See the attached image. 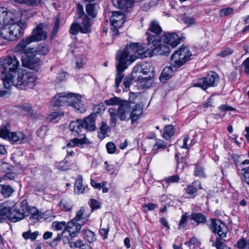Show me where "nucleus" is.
I'll list each match as a JSON object with an SVG mask.
<instances>
[{
	"mask_svg": "<svg viewBox=\"0 0 249 249\" xmlns=\"http://www.w3.org/2000/svg\"><path fill=\"white\" fill-rule=\"evenodd\" d=\"M0 70L2 74H5L12 85L18 89H32L36 85V76L20 67L19 63H0Z\"/></svg>",
	"mask_w": 249,
	"mask_h": 249,
	"instance_id": "nucleus-1",
	"label": "nucleus"
},
{
	"mask_svg": "<svg viewBox=\"0 0 249 249\" xmlns=\"http://www.w3.org/2000/svg\"><path fill=\"white\" fill-rule=\"evenodd\" d=\"M25 50L22 51H17L20 53V54H12L2 57L0 62H19V58H20L21 62L23 63L39 62L40 60L37 55H46L49 51L48 47L46 46H40L37 49L26 47Z\"/></svg>",
	"mask_w": 249,
	"mask_h": 249,
	"instance_id": "nucleus-2",
	"label": "nucleus"
},
{
	"mask_svg": "<svg viewBox=\"0 0 249 249\" xmlns=\"http://www.w3.org/2000/svg\"><path fill=\"white\" fill-rule=\"evenodd\" d=\"M149 55L150 53L145 50V45L133 43L127 44L123 50L118 51L116 58L119 62H133L137 59H142Z\"/></svg>",
	"mask_w": 249,
	"mask_h": 249,
	"instance_id": "nucleus-3",
	"label": "nucleus"
},
{
	"mask_svg": "<svg viewBox=\"0 0 249 249\" xmlns=\"http://www.w3.org/2000/svg\"><path fill=\"white\" fill-rule=\"evenodd\" d=\"M49 26L45 23H39L36 28L33 30L32 35L25 38H23L18 44L16 47L17 51L25 50V48L33 42H39L45 40L48 37Z\"/></svg>",
	"mask_w": 249,
	"mask_h": 249,
	"instance_id": "nucleus-4",
	"label": "nucleus"
},
{
	"mask_svg": "<svg viewBox=\"0 0 249 249\" xmlns=\"http://www.w3.org/2000/svg\"><path fill=\"white\" fill-rule=\"evenodd\" d=\"M210 229L213 233L218 235L215 242L213 238L211 237L210 241L213 242L212 246L217 249H231L226 245V240L224 239L228 232V228L226 224L220 220L212 219Z\"/></svg>",
	"mask_w": 249,
	"mask_h": 249,
	"instance_id": "nucleus-5",
	"label": "nucleus"
},
{
	"mask_svg": "<svg viewBox=\"0 0 249 249\" xmlns=\"http://www.w3.org/2000/svg\"><path fill=\"white\" fill-rule=\"evenodd\" d=\"M147 40L148 42L145 50L150 52V55L148 56H152L154 54L167 55L170 52L169 48L164 45H161V38L159 36L152 35L147 32Z\"/></svg>",
	"mask_w": 249,
	"mask_h": 249,
	"instance_id": "nucleus-6",
	"label": "nucleus"
},
{
	"mask_svg": "<svg viewBox=\"0 0 249 249\" xmlns=\"http://www.w3.org/2000/svg\"><path fill=\"white\" fill-rule=\"evenodd\" d=\"M218 79L217 73L212 71L206 77L200 79L197 83L194 84V86L200 87L205 90L209 87L215 86L218 82Z\"/></svg>",
	"mask_w": 249,
	"mask_h": 249,
	"instance_id": "nucleus-7",
	"label": "nucleus"
},
{
	"mask_svg": "<svg viewBox=\"0 0 249 249\" xmlns=\"http://www.w3.org/2000/svg\"><path fill=\"white\" fill-rule=\"evenodd\" d=\"M29 211V208L28 202L26 200H23L19 204V208H16L12 209L11 214V222H16L24 218L26 213Z\"/></svg>",
	"mask_w": 249,
	"mask_h": 249,
	"instance_id": "nucleus-8",
	"label": "nucleus"
},
{
	"mask_svg": "<svg viewBox=\"0 0 249 249\" xmlns=\"http://www.w3.org/2000/svg\"><path fill=\"white\" fill-rule=\"evenodd\" d=\"M192 56L188 49L182 46L174 52L171 55V59L174 62H186L191 60Z\"/></svg>",
	"mask_w": 249,
	"mask_h": 249,
	"instance_id": "nucleus-9",
	"label": "nucleus"
},
{
	"mask_svg": "<svg viewBox=\"0 0 249 249\" xmlns=\"http://www.w3.org/2000/svg\"><path fill=\"white\" fill-rule=\"evenodd\" d=\"M154 68L150 63H139L134 68L132 71V77L134 79H139L141 73L145 75L149 74L153 75Z\"/></svg>",
	"mask_w": 249,
	"mask_h": 249,
	"instance_id": "nucleus-10",
	"label": "nucleus"
},
{
	"mask_svg": "<svg viewBox=\"0 0 249 249\" xmlns=\"http://www.w3.org/2000/svg\"><path fill=\"white\" fill-rule=\"evenodd\" d=\"M74 94L59 93L55 95L52 100V104L54 107L70 105Z\"/></svg>",
	"mask_w": 249,
	"mask_h": 249,
	"instance_id": "nucleus-11",
	"label": "nucleus"
},
{
	"mask_svg": "<svg viewBox=\"0 0 249 249\" xmlns=\"http://www.w3.org/2000/svg\"><path fill=\"white\" fill-rule=\"evenodd\" d=\"M131 104L127 101L121 104L117 109L118 116L122 121L127 122L131 120Z\"/></svg>",
	"mask_w": 249,
	"mask_h": 249,
	"instance_id": "nucleus-12",
	"label": "nucleus"
},
{
	"mask_svg": "<svg viewBox=\"0 0 249 249\" xmlns=\"http://www.w3.org/2000/svg\"><path fill=\"white\" fill-rule=\"evenodd\" d=\"M183 63H174L164 68L160 77V79L161 82L165 83L166 81L170 79L173 75L175 71H177V69L182 66Z\"/></svg>",
	"mask_w": 249,
	"mask_h": 249,
	"instance_id": "nucleus-13",
	"label": "nucleus"
},
{
	"mask_svg": "<svg viewBox=\"0 0 249 249\" xmlns=\"http://www.w3.org/2000/svg\"><path fill=\"white\" fill-rule=\"evenodd\" d=\"M18 20L16 17L10 22L8 24L9 25L11 33H12V40H15L18 38L21 37L24 34V29L18 24Z\"/></svg>",
	"mask_w": 249,
	"mask_h": 249,
	"instance_id": "nucleus-14",
	"label": "nucleus"
},
{
	"mask_svg": "<svg viewBox=\"0 0 249 249\" xmlns=\"http://www.w3.org/2000/svg\"><path fill=\"white\" fill-rule=\"evenodd\" d=\"M81 229V223H78L75 219H72L71 221L66 223V228L64 229L63 233L68 232L71 237H74L79 233Z\"/></svg>",
	"mask_w": 249,
	"mask_h": 249,
	"instance_id": "nucleus-15",
	"label": "nucleus"
},
{
	"mask_svg": "<svg viewBox=\"0 0 249 249\" xmlns=\"http://www.w3.org/2000/svg\"><path fill=\"white\" fill-rule=\"evenodd\" d=\"M163 42L175 48L180 43L181 39L175 33H166L162 36Z\"/></svg>",
	"mask_w": 249,
	"mask_h": 249,
	"instance_id": "nucleus-16",
	"label": "nucleus"
},
{
	"mask_svg": "<svg viewBox=\"0 0 249 249\" xmlns=\"http://www.w3.org/2000/svg\"><path fill=\"white\" fill-rule=\"evenodd\" d=\"M111 25L115 28H121L125 21V16L121 12H113L110 18Z\"/></svg>",
	"mask_w": 249,
	"mask_h": 249,
	"instance_id": "nucleus-17",
	"label": "nucleus"
},
{
	"mask_svg": "<svg viewBox=\"0 0 249 249\" xmlns=\"http://www.w3.org/2000/svg\"><path fill=\"white\" fill-rule=\"evenodd\" d=\"M96 117L95 113H91L84 120H81L83 128L89 131H94L96 129L95 122Z\"/></svg>",
	"mask_w": 249,
	"mask_h": 249,
	"instance_id": "nucleus-18",
	"label": "nucleus"
},
{
	"mask_svg": "<svg viewBox=\"0 0 249 249\" xmlns=\"http://www.w3.org/2000/svg\"><path fill=\"white\" fill-rule=\"evenodd\" d=\"M16 17L15 15L11 12H8L5 7H0V21L1 24H7L10 21Z\"/></svg>",
	"mask_w": 249,
	"mask_h": 249,
	"instance_id": "nucleus-19",
	"label": "nucleus"
},
{
	"mask_svg": "<svg viewBox=\"0 0 249 249\" xmlns=\"http://www.w3.org/2000/svg\"><path fill=\"white\" fill-rule=\"evenodd\" d=\"M81 98L80 95L74 94L72 97L73 100L70 106L73 107L77 112L83 113L86 111V107L84 105L81 103Z\"/></svg>",
	"mask_w": 249,
	"mask_h": 249,
	"instance_id": "nucleus-20",
	"label": "nucleus"
},
{
	"mask_svg": "<svg viewBox=\"0 0 249 249\" xmlns=\"http://www.w3.org/2000/svg\"><path fill=\"white\" fill-rule=\"evenodd\" d=\"M135 0H112L113 5L124 11L131 7Z\"/></svg>",
	"mask_w": 249,
	"mask_h": 249,
	"instance_id": "nucleus-21",
	"label": "nucleus"
},
{
	"mask_svg": "<svg viewBox=\"0 0 249 249\" xmlns=\"http://www.w3.org/2000/svg\"><path fill=\"white\" fill-rule=\"evenodd\" d=\"M126 63H118L116 68L117 72L116 75L115 87L118 88L120 83L122 82V79L124 77L123 73V71L127 68Z\"/></svg>",
	"mask_w": 249,
	"mask_h": 249,
	"instance_id": "nucleus-22",
	"label": "nucleus"
},
{
	"mask_svg": "<svg viewBox=\"0 0 249 249\" xmlns=\"http://www.w3.org/2000/svg\"><path fill=\"white\" fill-rule=\"evenodd\" d=\"M1 79L3 81L4 89H0V98L5 97L7 95H9L11 87L13 86L5 74L2 73Z\"/></svg>",
	"mask_w": 249,
	"mask_h": 249,
	"instance_id": "nucleus-23",
	"label": "nucleus"
},
{
	"mask_svg": "<svg viewBox=\"0 0 249 249\" xmlns=\"http://www.w3.org/2000/svg\"><path fill=\"white\" fill-rule=\"evenodd\" d=\"M241 165L243 166L241 171V179L249 185V160H244Z\"/></svg>",
	"mask_w": 249,
	"mask_h": 249,
	"instance_id": "nucleus-24",
	"label": "nucleus"
},
{
	"mask_svg": "<svg viewBox=\"0 0 249 249\" xmlns=\"http://www.w3.org/2000/svg\"><path fill=\"white\" fill-rule=\"evenodd\" d=\"M8 140L13 142L21 143L27 142V138L22 132L18 131L11 132Z\"/></svg>",
	"mask_w": 249,
	"mask_h": 249,
	"instance_id": "nucleus-25",
	"label": "nucleus"
},
{
	"mask_svg": "<svg viewBox=\"0 0 249 249\" xmlns=\"http://www.w3.org/2000/svg\"><path fill=\"white\" fill-rule=\"evenodd\" d=\"M142 108L141 105L137 104L132 109H131V121L134 124L138 119H140L142 114Z\"/></svg>",
	"mask_w": 249,
	"mask_h": 249,
	"instance_id": "nucleus-26",
	"label": "nucleus"
},
{
	"mask_svg": "<svg viewBox=\"0 0 249 249\" xmlns=\"http://www.w3.org/2000/svg\"><path fill=\"white\" fill-rule=\"evenodd\" d=\"M134 80L138 82L137 86L141 89L148 88L152 84L150 76L145 78H142V76H140L139 79H134Z\"/></svg>",
	"mask_w": 249,
	"mask_h": 249,
	"instance_id": "nucleus-27",
	"label": "nucleus"
},
{
	"mask_svg": "<svg viewBox=\"0 0 249 249\" xmlns=\"http://www.w3.org/2000/svg\"><path fill=\"white\" fill-rule=\"evenodd\" d=\"M69 128L73 135H79L81 130L83 128L81 120L71 122L69 125Z\"/></svg>",
	"mask_w": 249,
	"mask_h": 249,
	"instance_id": "nucleus-28",
	"label": "nucleus"
},
{
	"mask_svg": "<svg viewBox=\"0 0 249 249\" xmlns=\"http://www.w3.org/2000/svg\"><path fill=\"white\" fill-rule=\"evenodd\" d=\"M12 211V209L10 207L6 206L4 204H0V218L2 219H8L10 221L11 219L10 218L11 214Z\"/></svg>",
	"mask_w": 249,
	"mask_h": 249,
	"instance_id": "nucleus-29",
	"label": "nucleus"
},
{
	"mask_svg": "<svg viewBox=\"0 0 249 249\" xmlns=\"http://www.w3.org/2000/svg\"><path fill=\"white\" fill-rule=\"evenodd\" d=\"M83 179L81 175H79L76 178L74 184V193L76 194L84 193L86 190V187L82 184Z\"/></svg>",
	"mask_w": 249,
	"mask_h": 249,
	"instance_id": "nucleus-30",
	"label": "nucleus"
},
{
	"mask_svg": "<svg viewBox=\"0 0 249 249\" xmlns=\"http://www.w3.org/2000/svg\"><path fill=\"white\" fill-rule=\"evenodd\" d=\"M88 142L89 140L85 137L82 139L74 138L70 141L67 143L66 147L64 146L63 148L65 149L66 147H74L79 144H83L85 143H88Z\"/></svg>",
	"mask_w": 249,
	"mask_h": 249,
	"instance_id": "nucleus-31",
	"label": "nucleus"
},
{
	"mask_svg": "<svg viewBox=\"0 0 249 249\" xmlns=\"http://www.w3.org/2000/svg\"><path fill=\"white\" fill-rule=\"evenodd\" d=\"M196 182H194L192 184L189 185L186 189V193L190 196L191 197H194L195 195V194L196 193L198 187L199 189H202V188L201 186L200 183H198L197 185Z\"/></svg>",
	"mask_w": 249,
	"mask_h": 249,
	"instance_id": "nucleus-32",
	"label": "nucleus"
},
{
	"mask_svg": "<svg viewBox=\"0 0 249 249\" xmlns=\"http://www.w3.org/2000/svg\"><path fill=\"white\" fill-rule=\"evenodd\" d=\"M110 115L109 124L111 127L114 128L116 126V122L118 120V113H116V109L113 108H110L108 110Z\"/></svg>",
	"mask_w": 249,
	"mask_h": 249,
	"instance_id": "nucleus-33",
	"label": "nucleus"
},
{
	"mask_svg": "<svg viewBox=\"0 0 249 249\" xmlns=\"http://www.w3.org/2000/svg\"><path fill=\"white\" fill-rule=\"evenodd\" d=\"M0 192L4 197H7L14 192V189L9 185H0Z\"/></svg>",
	"mask_w": 249,
	"mask_h": 249,
	"instance_id": "nucleus-34",
	"label": "nucleus"
},
{
	"mask_svg": "<svg viewBox=\"0 0 249 249\" xmlns=\"http://www.w3.org/2000/svg\"><path fill=\"white\" fill-rule=\"evenodd\" d=\"M0 35L4 39L9 41H13L12 33H11L9 25H6L2 28L0 32Z\"/></svg>",
	"mask_w": 249,
	"mask_h": 249,
	"instance_id": "nucleus-35",
	"label": "nucleus"
},
{
	"mask_svg": "<svg viewBox=\"0 0 249 249\" xmlns=\"http://www.w3.org/2000/svg\"><path fill=\"white\" fill-rule=\"evenodd\" d=\"M86 10L89 16L94 18L97 14V5L92 3L88 4L86 6Z\"/></svg>",
	"mask_w": 249,
	"mask_h": 249,
	"instance_id": "nucleus-36",
	"label": "nucleus"
},
{
	"mask_svg": "<svg viewBox=\"0 0 249 249\" xmlns=\"http://www.w3.org/2000/svg\"><path fill=\"white\" fill-rule=\"evenodd\" d=\"M148 31H150L156 34L155 35L159 36L161 33L162 29L157 21H153L151 22Z\"/></svg>",
	"mask_w": 249,
	"mask_h": 249,
	"instance_id": "nucleus-37",
	"label": "nucleus"
},
{
	"mask_svg": "<svg viewBox=\"0 0 249 249\" xmlns=\"http://www.w3.org/2000/svg\"><path fill=\"white\" fill-rule=\"evenodd\" d=\"M126 101V100H122L119 97H114L109 99L108 100H105V103L108 106L118 105L119 107H120V105L123 104V102Z\"/></svg>",
	"mask_w": 249,
	"mask_h": 249,
	"instance_id": "nucleus-38",
	"label": "nucleus"
},
{
	"mask_svg": "<svg viewBox=\"0 0 249 249\" xmlns=\"http://www.w3.org/2000/svg\"><path fill=\"white\" fill-rule=\"evenodd\" d=\"M82 26H81V33L86 34L89 32L90 30V19L88 16L82 18Z\"/></svg>",
	"mask_w": 249,
	"mask_h": 249,
	"instance_id": "nucleus-39",
	"label": "nucleus"
},
{
	"mask_svg": "<svg viewBox=\"0 0 249 249\" xmlns=\"http://www.w3.org/2000/svg\"><path fill=\"white\" fill-rule=\"evenodd\" d=\"M84 209L83 208H81L80 210L77 212L76 215L74 218V219H75L78 223H81V225L85 224L86 221L88 220L87 216H84Z\"/></svg>",
	"mask_w": 249,
	"mask_h": 249,
	"instance_id": "nucleus-40",
	"label": "nucleus"
},
{
	"mask_svg": "<svg viewBox=\"0 0 249 249\" xmlns=\"http://www.w3.org/2000/svg\"><path fill=\"white\" fill-rule=\"evenodd\" d=\"M175 133V128L173 125H168L165 127L163 132V137L166 140L169 139L173 136Z\"/></svg>",
	"mask_w": 249,
	"mask_h": 249,
	"instance_id": "nucleus-41",
	"label": "nucleus"
},
{
	"mask_svg": "<svg viewBox=\"0 0 249 249\" xmlns=\"http://www.w3.org/2000/svg\"><path fill=\"white\" fill-rule=\"evenodd\" d=\"M10 124L7 123L0 129V137L3 139H9L11 132H10Z\"/></svg>",
	"mask_w": 249,
	"mask_h": 249,
	"instance_id": "nucleus-42",
	"label": "nucleus"
},
{
	"mask_svg": "<svg viewBox=\"0 0 249 249\" xmlns=\"http://www.w3.org/2000/svg\"><path fill=\"white\" fill-rule=\"evenodd\" d=\"M237 249H249V239L242 238L235 245Z\"/></svg>",
	"mask_w": 249,
	"mask_h": 249,
	"instance_id": "nucleus-43",
	"label": "nucleus"
},
{
	"mask_svg": "<svg viewBox=\"0 0 249 249\" xmlns=\"http://www.w3.org/2000/svg\"><path fill=\"white\" fill-rule=\"evenodd\" d=\"M19 4H25L27 6H36L40 4L42 0H14Z\"/></svg>",
	"mask_w": 249,
	"mask_h": 249,
	"instance_id": "nucleus-44",
	"label": "nucleus"
},
{
	"mask_svg": "<svg viewBox=\"0 0 249 249\" xmlns=\"http://www.w3.org/2000/svg\"><path fill=\"white\" fill-rule=\"evenodd\" d=\"M191 219L197 223H204L206 222L205 217L200 213H192L191 215Z\"/></svg>",
	"mask_w": 249,
	"mask_h": 249,
	"instance_id": "nucleus-45",
	"label": "nucleus"
},
{
	"mask_svg": "<svg viewBox=\"0 0 249 249\" xmlns=\"http://www.w3.org/2000/svg\"><path fill=\"white\" fill-rule=\"evenodd\" d=\"M61 208L64 211H70L72 208L71 201L67 199H62L59 203Z\"/></svg>",
	"mask_w": 249,
	"mask_h": 249,
	"instance_id": "nucleus-46",
	"label": "nucleus"
},
{
	"mask_svg": "<svg viewBox=\"0 0 249 249\" xmlns=\"http://www.w3.org/2000/svg\"><path fill=\"white\" fill-rule=\"evenodd\" d=\"M84 238L90 243H93L96 240V237L94 233L90 230L84 231Z\"/></svg>",
	"mask_w": 249,
	"mask_h": 249,
	"instance_id": "nucleus-47",
	"label": "nucleus"
},
{
	"mask_svg": "<svg viewBox=\"0 0 249 249\" xmlns=\"http://www.w3.org/2000/svg\"><path fill=\"white\" fill-rule=\"evenodd\" d=\"M64 116V113L61 112H53L49 116V119L53 123L58 122L61 117Z\"/></svg>",
	"mask_w": 249,
	"mask_h": 249,
	"instance_id": "nucleus-48",
	"label": "nucleus"
},
{
	"mask_svg": "<svg viewBox=\"0 0 249 249\" xmlns=\"http://www.w3.org/2000/svg\"><path fill=\"white\" fill-rule=\"evenodd\" d=\"M81 28L82 27L80 24L74 22L71 26L69 32L71 35H76L79 31L81 32Z\"/></svg>",
	"mask_w": 249,
	"mask_h": 249,
	"instance_id": "nucleus-49",
	"label": "nucleus"
},
{
	"mask_svg": "<svg viewBox=\"0 0 249 249\" xmlns=\"http://www.w3.org/2000/svg\"><path fill=\"white\" fill-rule=\"evenodd\" d=\"M66 226V223L64 221L58 222L55 221L53 222L52 224V228L55 231H61L64 228L65 229Z\"/></svg>",
	"mask_w": 249,
	"mask_h": 249,
	"instance_id": "nucleus-50",
	"label": "nucleus"
},
{
	"mask_svg": "<svg viewBox=\"0 0 249 249\" xmlns=\"http://www.w3.org/2000/svg\"><path fill=\"white\" fill-rule=\"evenodd\" d=\"M38 235V231L31 232L30 231H26V232H24L22 233L23 237L26 240L30 239L32 240H34L36 238Z\"/></svg>",
	"mask_w": 249,
	"mask_h": 249,
	"instance_id": "nucleus-51",
	"label": "nucleus"
},
{
	"mask_svg": "<svg viewBox=\"0 0 249 249\" xmlns=\"http://www.w3.org/2000/svg\"><path fill=\"white\" fill-rule=\"evenodd\" d=\"M76 15H77V18H82L86 16L87 15L86 14L84 11L83 7L82 5L79 3L77 4V7H76Z\"/></svg>",
	"mask_w": 249,
	"mask_h": 249,
	"instance_id": "nucleus-52",
	"label": "nucleus"
},
{
	"mask_svg": "<svg viewBox=\"0 0 249 249\" xmlns=\"http://www.w3.org/2000/svg\"><path fill=\"white\" fill-rule=\"evenodd\" d=\"M22 66L36 71L40 69V63H22Z\"/></svg>",
	"mask_w": 249,
	"mask_h": 249,
	"instance_id": "nucleus-53",
	"label": "nucleus"
},
{
	"mask_svg": "<svg viewBox=\"0 0 249 249\" xmlns=\"http://www.w3.org/2000/svg\"><path fill=\"white\" fill-rule=\"evenodd\" d=\"M108 127L107 126L105 123L103 122L102 126L100 128V132L99 133V137L101 138H104L106 134L107 133Z\"/></svg>",
	"mask_w": 249,
	"mask_h": 249,
	"instance_id": "nucleus-54",
	"label": "nucleus"
},
{
	"mask_svg": "<svg viewBox=\"0 0 249 249\" xmlns=\"http://www.w3.org/2000/svg\"><path fill=\"white\" fill-rule=\"evenodd\" d=\"M60 25V19L58 18H56L55 21L54 25L52 32V35L51 36V39H53L56 35L59 26Z\"/></svg>",
	"mask_w": 249,
	"mask_h": 249,
	"instance_id": "nucleus-55",
	"label": "nucleus"
},
{
	"mask_svg": "<svg viewBox=\"0 0 249 249\" xmlns=\"http://www.w3.org/2000/svg\"><path fill=\"white\" fill-rule=\"evenodd\" d=\"M183 21L188 26H191L193 24H195L196 20L192 17L188 16L187 15H184L182 18Z\"/></svg>",
	"mask_w": 249,
	"mask_h": 249,
	"instance_id": "nucleus-56",
	"label": "nucleus"
},
{
	"mask_svg": "<svg viewBox=\"0 0 249 249\" xmlns=\"http://www.w3.org/2000/svg\"><path fill=\"white\" fill-rule=\"evenodd\" d=\"M64 233H63V231L62 233L57 234V237L56 238H55L53 240V241L50 243V246H51L52 247H54L56 246V245H57L58 242L63 237V234Z\"/></svg>",
	"mask_w": 249,
	"mask_h": 249,
	"instance_id": "nucleus-57",
	"label": "nucleus"
},
{
	"mask_svg": "<svg viewBox=\"0 0 249 249\" xmlns=\"http://www.w3.org/2000/svg\"><path fill=\"white\" fill-rule=\"evenodd\" d=\"M132 81H135L134 79L132 77V72H131V74L130 77L127 76L126 77L124 80L123 85L124 86L126 89L128 88Z\"/></svg>",
	"mask_w": 249,
	"mask_h": 249,
	"instance_id": "nucleus-58",
	"label": "nucleus"
},
{
	"mask_svg": "<svg viewBox=\"0 0 249 249\" xmlns=\"http://www.w3.org/2000/svg\"><path fill=\"white\" fill-rule=\"evenodd\" d=\"M233 12V9L231 7L223 8L220 10V15L222 17H226L230 15Z\"/></svg>",
	"mask_w": 249,
	"mask_h": 249,
	"instance_id": "nucleus-59",
	"label": "nucleus"
},
{
	"mask_svg": "<svg viewBox=\"0 0 249 249\" xmlns=\"http://www.w3.org/2000/svg\"><path fill=\"white\" fill-rule=\"evenodd\" d=\"M188 220V216L186 215V214H184L182 215L180 221L178 224V229H181L184 228L186 223H187Z\"/></svg>",
	"mask_w": 249,
	"mask_h": 249,
	"instance_id": "nucleus-60",
	"label": "nucleus"
},
{
	"mask_svg": "<svg viewBox=\"0 0 249 249\" xmlns=\"http://www.w3.org/2000/svg\"><path fill=\"white\" fill-rule=\"evenodd\" d=\"M157 207V205L156 204L152 203H149L147 204H144L143 206L145 212H147L149 211L153 210Z\"/></svg>",
	"mask_w": 249,
	"mask_h": 249,
	"instance_id": "nucleus-61",
	"label": "nucleus"
},
{
	"mask_svg": "<svg viewBox=\"0 0 249 249\" xmlns=\"http://www.w3.org/2000/svg\"><path fill=\"white\" fill-rule=\"evenodd\" d=\"M10 165L5 162H0V172L6 173L9 170Z\"/></svg>",
	"mask_w": 249,
	"mask_h": 249,
	"instance_id": "nucleus-62",
	"label": "nucleus"
},
{
	"mask_svg": "<svg viewBox=\"0 0 249 249\" xmlns=\"http://www.w3.org/2000/svg\"><path fill=\"white\" fill-rule=\"evenodd\" d=\"M106 147L108 153L112 154L116 151V146L115 144L111 142H108L106 145Z\"/></svg>",
	"mask_w": 249,
	"mask_h": 249,
	"instance_id": "nucleus-63",
	"label": "nucleus"
},
{
	"mask_svg": "<svg viewBox=\"0 0 249 249\" xmlns=\"http://www.w3.org/2000/svg\"><path fill=\"white\" fill-rule=\"evenodd\" d=\"M232 50L229 48H226L224 50L221 51L218 54L219 56H221L223 57H226L228 55L231 54L232 53Z\"/></svg>",
	"mask_w": 249,
	"mask_h": 249,
	"instance_id": "nucleus-64",
	"label": "nucleus"
}]
</instances>
